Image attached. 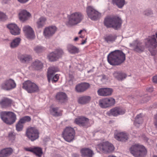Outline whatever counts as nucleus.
I'll use <instances>...</instances> for the list:
<instances>
[{"label": "nucleus", "mask_w": 157, "mask_h": 157, "mask_svg": "<svg viewBox=\"0 0 157 157\" xmlns=\"http://www.w3.org/2000/svg\"><path fill=\"white\" fill-rule=\"evenodd\" d=\"M74 77L72 75H70L68 78H67V81L70 85H72L73 83Z\"/></svg>", "instance_id": "nucleus-45"}, {"label": "nucleus", "mask_w": 157, "mask_h": 157, "mask_svg": "<svg viewBox=\"0 0 157 157\" xmlns=\"http://www.w3.org/2000/svg\"><path fill=\"white\" fill-rule=\"evenodd\" d=\"M107 102V103L109 107L113 105L115 102L114 99L112 98H106Z\"/></svg>", "instance_id": "nucleus-43"}, {"label": "nucleus", "mask_w": 157, "mask_h": 157, "mask_svg": "<svg viewBox=\"0 0 157 157\" xmlns=\"http://www.w3.org/2000/svg\"><path fill=\"white\" fill-rule=\"evenodd\" d=\"M116 36L114 35H110L106 36L105 37V40L108 43L113 42L116 40Z\"/></svg>", "instance_id": "nucleus-39"}, {"label": "nucleus", "mask_w": 157, "mask_h": 157, "mask_svg": "<svg viewBox=\"0 0 157 157\" xmlns=\"http://www.w3.org/2000/svg\"><path fill=\"white\" fill-rule=\"evenodd\" d=\"M8 136L10 139L12 140H14L15 139V136L14 133L12 132H10L8 135Z\"/></svg>", "instance_id": "nucleus-48"}, {"label": "nucleus", "mask_w": 157, "mask_h": 157, "mask_svg": "<svg viewBox=\"0 0 157 157\" xmlns=\"http://www.w3.org/2000/svg\"><path fill=\"white\" fill-rule=\"evenodd\" d=\"M149 50L152 56H155L156 54L157 51L155 49H149Z\"/></svg>", "instance_id": "nucleus-51"}, {"label": "nucleus", "mask_w": 157, "mask_h": 157, "mask_svg": "<svg viewBox=\"0 0 157 157\" xmlns=\"http://www.w3.org/2000/svg\"><path fill=\"white\" fill-rule=\"evenodd\" d=\"M47 18L44 17L39 18L36 22V26L38 28H41L45 25Z\"/></svg>", "instance_id": "nucleus-27"}, {"label": "nucleus", "mask_w": 157, "mask_h": 157, "mask_svg": "<svg viewBox=\"0 0 157 157\" xmlns=\"http://www.w3.org/2000/svg\"><path fill=\"white\" fill-rule=\"evenodd\" d=\"M0 115L3 121L8 124H13L17 119L16 114L12 112L3 111L0 113Z\"/></svg>", "instance_id": "nucleus-5"}, {"label": "nucleus", "mask_w": 157, "mask_h": 157, "mask_svg": "<svg viewBox=\"0 0 157 157\" xmlns=\"http://www.w3.org/2000/svg\"><path fill=\"white\" fill-rule=\"evenodd\" d=\"M82 31V30H81L78 33L79 34H80L81 33Z\"/></svg>", "instance_id": "nucleus-61"}, {"label": "nucleus", "mask_w": 157, "mask_h": 157, "mask_svg": "<svg viewBox=\"0 0 157 157\" xmlns=\"http://www.w3.org/2000/svg\"><path fill=\"white\" fill-rule=\"evenodd\" d=\"M125 109L123 108L118 107H115L111 109L108 113L109 116L112 115L113 116H117L120 115L125 113Z\"/></svg>", "instance_id": "nucleus-14"}, {"label": "nucleus", "mask_w": 157, "mask_h": 157, "mask_svg": "<svg viewBox=\"0 0 157 157\" xmlns=\"http://www.w3.org/2000/svg\"><path fill=\"white\" fill-rule=\"evenodd\" d=\"M8 1V0H3L2 2V3L3 4H5Z\"/></svg>", "instance_id": "nucleus-57"}, {"label": "nucleus", "mask_w": 157, "mask_h": 157, "mask_svg": "<svg viewBox=\"0 0 157 157\" xmlns=\"http://www.w3.org/2000/svg\"><path fill=\"white\" fill-rule=\"evenodd\" d=\"M22 88L30 93L37 92L39 90L37 85L29 80L26 81L23 83Z\"/></svg>", "instance_id": "nucleus-8"}, {"label": "nucleus", "mask_w": 157, "mask_h": 157, "mask_svg": "<svg viewBox=\"0 0 157 157\" xmlns=\"http://www.w3.org/2000/svg\"><path fill=\"white\" fill-rule=\"evenodd\" d=\"M75 134L74 129L70 127L66 128L63 133L64 139L68 142H70L74 139Z\"/></svg>", "instance_id": "nucleus-9"}, {"label": "nucleus", "mask_w": 157, "mask_h": 157, "mask_svg": "<svg viewBox=\"0 0 157 157\" xmlns=\"http://www.w3.org/2000/svg\"><path fill=\"white\" fill-rule=\"evenodd\" d=\"M33 68L37 70L42 69L43 67L42 63L39 60H36L33 62L32 64Z\"/></svg>", "instance_id": "nucleus-33"}, {"label": "nucleus", "mask_w": 157, "mask_h": 157, "mask_svg": "<svg viewBox=\"0 0 157 157\" xmlns=\"http://www.w3.org/2000/svg\"><path fill=\"white\" fill-rule=\"evenodd\" d=\"M150 99V97L149 96H148L147 95H146L144 97L143 100L144 101L142 102V103H144L145 102H146L149 100Z\"/></svg>", "instance_id": "nucleus-49"}, {"label": "nucleus", "mask_w": 157, "mask_h": 157, "mask_svg": "<svg viewBox=\"0 0 157 157\" xmlns=\"http://www.w3.org/2000/svg\"><path fill=\"white\" fill-rule=\"evenodd\" d=\"M90 86L89 84L87 83H82L76 86L75 90L78 92H83L88 89Z\"/></svg>", "instance_id": "nucleus-22"}, {"label": "nucleus", "mask_w": 157, "mask_h": 157, "mask_svg": "<svg viewBox=\"0 0 157 157\" xmlns=\"http://www.w3.org/2000/svg\"><path fill=\"white\" fill-rule=\"evenodd\" d=\"M80 37L81 38H82L83 36H82L81 35L80 36Z\"/></svg>", "instance_id": "nucleus-62"}, {"label": "nucleus", "mask_w": 157, "mask_h": 157, "mask_svg": "<svg viewBox=\"0 0 157 157\" xmlns=\"http://www.w3.org/2000/svg\"><path fill=\"white\" fill-rule=\"evenodd\" d=\"M21 41L20 38H17L14 39L10 43V46L11 48H14L17 47Z\"/></svg>", "instance_id": "nucleus-38"}, {"label": "nucleus", "mask_w": 157, "mask_h": 157, "mask_svg": "<svg viewBox=\"0 0 157 157\" xmlns=\"http://www.w3.org/2000/svg\"><path fill=\"white\" fill-rule=\"evenodd\" d=\"M73 156L74 157H79V155L77 154H74L73 155Z\"/></svg>", "instance_id": "nucleus-56"}, {"label": "nucleus", "mask_w": 157, "mask_h": 157, "mask_svg": "<svg viewBox=\"0 0 157 157\" xmlns=\"http://www.w3.org/2000/svg\"><path fill=\"white\" fill-rule=\"evenodd\" d=\"M125 55L120 50H115L110 53L107 56L109 63L112 65H118L125 60Z\"/></svg>", "instance_id": "nucleus-1"}, {"label": "nucleus", "mask_w": 157, "mask_h": 157, "mask_svg": "<svg viewBox=\"0 0 157 157\" xmlns=\"http://www.w3.org/2000/svg\"><path fill=\"white\" fill-rule=\"evenodd\" d=\"M83 157H92L94 155L93 151L89 148H84L81 150Z\"/></svg>", "instance_id": "nucleus-26"}, {"label": "nucleus", "mask_w": 157, "mask_h": 157, "mask_svg": "<svg viewBox=\"0 0 157 157\" xmlns=\"http://www.w3.org/2000/svg\"><path fill=\"white\" fill-rule=\"evenodd\" d=\"M58 71V68L54 67H51L48 69V78L49 82H50L52 75Z\"/></svg>", "instance_id": "nucleus-29"}, {"label": "nucleus", "mask_w": 157, "mask_h": 157, "mask_svg": "<svg viewBox=\"0 0 157 157\" xmlns=\"http://www.w3.org/2000/svg\"><path fill=\"white\" fill-rule=\"evenodd\" d=\"M44 50V48L40 46H36L34 48V50L37 53L42 52Z\"/></svg>", "instance_id": "nucleus-41"}, {"label": "nucleus", "mask_w": 157, "mask_h": 157, "mask_svg": "<svg viewBox=\"0 0 157 157\" xmlns=\"http://www.w3.org/2000/svg\"><path fill=\"white\" fill-rule=\"evenodd\" d=\"M83 16L79 12L73 13L68 16V21L67 24L68 26L76 25L82 20Z\"/></svg>", "instance_id": "nucleus-4"}, {"label": "nucleus", "mask_w": 157, "mask_h": 157, "mask_svg": "<svg viewBox=\"0 0 157 157\" xmlns=\"http://www.w3.org/2000/svg\"><path fill=\"white\" fill-rule=\"evenodd\" d=\"M16 130L18 132L22 131L23 128V124L20 122V121L17 122L16 125Z\"/></svg>", "instance_id": "nucleus-42"}, {"label": "nucleus", "mask_w": 157, "mask_h": 157, "mask_svg": "<svg viewBox=\"0 0 157 157\" xmlns=\"http://www.w3.org/2000/svg\"><path fill=\"white\" fill-rule=\"evenodd\" d=\"M12 101L7 98H3L0 101V106L3 108H6L11 105Z\"/></svg>", "instance_id": "nucleus-24"}, {"label": "nucleus", "mask_w": 157, "mask_h": 157, "mask_svg": "<svg viewBox=\"0 0 157 157\" xmlns=\"http://www.w3.org/2000/svg\"><path fill=\"white\" fill-rule=\"evenodd\" d=\"M23 31L26 37L30 39H33L35 37L34 32L32 28L28 25L24 26L23 28Z\"/></svg>", "instance_id": "nucleus-16"}, {"label": "nucleus", "mask_w": 157, "mask_h": 157, "mask_svg": "<svg viewBox=\"0 0 157 157\" xmlns=\"http://www.w3.org/2000/svg\"><path fill=\"white\" fill-rule=\"evenodd\" d=\"M130 46L133 50L138 52H142L144 49V47L142 43L137 40H135L132 44H130Z\"/></svg>", "instance_id": "nucleus-15"}, {"label": "nucleus", "mask_w": 157, "mask_h": 157, "mask_svg": "<svg viewBox=\"0 0 157 157\" xmlns=\"http://www.w3.org/2000/svg\"><path fill=\"white\" fill-rule=\"evenodd\" d=\"M64 52L61 48H57L54 51L50 53L48 56V58L51 61L57 60L62 57Z\"/></svg>", "instance_id": "nucleus-12"}, {"label": "nucleus", "mask_w": 157, "mask_h": 157, "mask_svg": "<svg viewBox=\"0 0 157 157\" xmlns=\"http://www.w3.org/2000/svg\"><path fill=\"white\" fill-rule=\"evenodd\" d=\"M154 123L155 126L157 128V115H155V116Z\"/></svg>", "instance_id": "nucleus-52"}, {"label": "nucleus", "mask_w": 157, "mask_h": 157, "mask_svg": "<svg viewBox=\"0 0 157 157\" xmlns=\"http://www.w3.org/2000/svg\"><path fill=\"white\" fill-rule=\"evenodd\" d=\"M56 99L61 102L65 101L67 98V96L64 93L61 92L57 94L56 96Z\"/></svg>", "instance_id": "nucleus-31"}, {"label": "nucleus", "mask_w": 157, "mask_h": 157, "mask_svg": "<svg viewBox=\"0 0 157 157\" xmlns=\"http://www.w3.org/2000/svg\"><path fill=\"white\" fill-rule=\"evenodd\" d=\"M86 12L88 17L92 20H97L101 15L99 13L91 6L87 7Z\"/></svg>", "instance_id": "nucleus-11"}, {"label": "nucleus", "mask_w": 157, "mask_h": 157, "mask_svg": "<svg viewBox=\"0 0 157 157\" xmlns=\"http://www.w3.org/2000/svg\"><path fill=\"white\" fill-rule=\"evenodd\" d=\"M112 3L113 5L121 9L125 4V0H112Z\"/></svg>", "instance_id": "nucleus-32"}, {"label": "nucleus", "mask_w": 157, "mask_h": 157, "mask_svg": "<svg viewBox=\"0 0 157 157\" xmlns=\"http://www.w3.org/2000/svg\"><path fill=\"white\" fill-rule=\"evenodd\" d=\"M31 118L28 116H25L21 118L19 121L23 124L31 121Z\"/></svg>", "instance_id": "nucleus-44"}, {"label": "nucleus", "mask_w": 157, "mask_h": 157, "mask_svg": "<svg viewBox=\"0 0 157 157\" xmlns=\"http://www.w3.org/2000/svg\"><path fill=\"white\" fill-rule=\"evenodd\" d=\"M67 49L70 53L72 54L78 53L79 52L78 48L71 44L68 45Z\"/></svg>", "instance_id": "nucleus-34"}, {"label": "nucleus", "mask_w": 157, "mask_h": 157, "mask_svg": "<svg viewBox=\"0 0 157 157\" xmlns=\"http://www.w3.org/2000/svg\"><path fill=\"white\" fill-rule=\"evenodd\" d=\"M53 75H52V77L51 78L49 82L52 81V82H56L59 79V76L57 75H56L53 77Z\"/></svg>", "instance_id": "nucleus-46"}, {"label": "nucleus", "mask_w": 157, "mask_h": 157, "mask_svg": "<svg viewBox=\"0 0 157 157\" xmlns=\"http://www.w3.org/2000/svg\"><path fill=\"white\" fill-rule=\"evenodd\" d=\"M49 16H52V15H49Z\"/></svg>", "instance_id": "nucleus-64"}, {"label": "nucleus", "mask_w": 157, "mask_h": 157, "mask_svg": "<svg viewBox=\"0 0 157 157\" xmlns=\"http://www.w3.org/2000/svg\"><path fill=\"white\" fill-rule=\"evenodd\" d=\"M146 90L147 92H151L153 91V88L152 86H150L147 87L146 88Z\"/></svg>", "instance_id": "nucleus-50"}, {"label": "nucleus", "mask_w": 157, "mask_h": 157, "mask_svg": "<svg viewBox=\"0 0 157 157\" xmlns=\"http://www.w3.org/2000/svg\"><path fill=\"white\" fill-rule=\"evenodd\" d=\"M121 20L118 17L108 16L105 17L104 24L107 28H113L117 29L120 28L121 24Z\"/></svg>", "instance_id": "nucleus-2"}, {"label": "nucleus", "mask_w": 157, "mask_h": 157, "mask_svg": "<svg viewBox=\"0 0 157 157\" xmlns=\"http://www.w3.org/2000/svg\"><path fill=\"white\" fill-rule=\"evenodd\" d=\"M57 28L55 26H50L45 28L43 31V35L46 38L52 36L56 32Z\"/></svg>", "instance_id": "nucleus-17"}, {"label": "nucleus", "mask_w": 157, "mask_h": 157, "mask_svg": "<svg viewBox=\"0 0 157 157\" xmlns=\"http://www.w3.org/2000/svg\"><path fill=\"white\" fill-rule=\"evenodd\" d=\"M90 98L89 96H85L79 97L78 99V102L81 104H85L90 101Z\"/></svg>", "instance_id": "nucleus-36"}, {"label": "nucleus", "mask_w": 157, "mask_h": 157, "mask_svg": "<svg viewBox=\"0 0 157 157\" xmlns=\"http://www.w3.org/2000/svg\"><path fill=\"white\" fill-rule=\"evenodd\" d=\"M4 157H6L10 155L13 152V150L10 148L2 149L1 151Z\"/></svg>", "instance_id": "nucleus-35"}, {"label": "nucleus", "mask_w": 157, "mask_h": 157, "mask_svg": "<svg viewBox=\"0 0 157 157\" xmlns=\"http://www.w3.org/2000/svg\"><path fill=\"white\" fill-rule=\"evenodd\" d=\"M19 18L22 21H25L28 20L31 17L30 14L26 10H21L19 14Z\"/></svg>", "instance_id": "nucleus-23"}, {"label": "nucleus", "mask_w": 157, "mask_h": 157, "mask_svg": "<svg viewBox=\"0 0 157 157\" xmlns=\"http://www.w3.org/2000/svg\"><path fill=\"white\" fill-rule=\"evenodd\" d=\"M143 122V119L142 115L141 113H140L137 115L135 118L134 124L135 126L138 127L139 124H141Z\"/></svg>", "instance_id": "nucleus-37"}, {"label": "nucleus", "mask_w": 157, "mask_h": 157, "mask_svg": "<svg viewBox=\"0 0 157 157\" xmlns=\"http://www.w3.org/2000/svg\"><path fill=\"white\" fill-rule=\"evenodd\" d=\"M153 81L154 82L157 83V76H155L153 77Z\"/></svg>", "instance_id": "nucleus-54"}, {"label": "nucleus", "mask_w": 157, "mask_h": 157, "mask_svg": "<svg viewBox=\"0 0 157 157\" xmlns=\"http://www.w3.org/2000/svg\"><path fill=\"white\" fill-rule=\"evenodd\" d=\"M129 134L125 132H119L114 134V138L118 141L125 142L128 140Z\"/></svg>", "instance_id": "nucleus-13"}, {"label": "nucleus", "mask_w": 157, "mask_h": 157, "mask_svg": "<svg viewBox=\"0 0 157 157\" xmlns=\"http://www.w3.org/2000/svg\"><path fill=\"white\" fill-rule=\"evenodd\" d=\"M98 152L101 151L104 153H110L114 150L113 145L108 141L103 142L98 144L96 146Z\"/></svg>", "instance_id": "nucleus-6"}, {"label": "nucleus", "mask_w": 157, "mask_h": 157, "mask_svg": "<svg viewBox=\"0 0 157 157\" xmlns=\"http://www.w3.org/2000/svg\"><path fill=\"white\" fill-rule=\"evenodd\" d=\"M0 157H4L1 151H0Z\"/></svg>", "instance_id": "nucleus-59"}, {"label": "nucleus", "mask_w": 157, "mask_h": 157, "mask_svg": "<svg viewBox=\"0 0 157 157\" xmlns=\"http://www.w3.org/2000/svg\"><path fill=\"white\" fill-rule=\"evenodd\" d=\"M74 122L80 126H87L89 124V119L86 117H81L76 118Z\"/></svg>", "instance_id": "nucleus-18"}, {"label": "nucleus", "mask_w": 157, "mask_h": 157, "mask_svg": "<svg viewBox=\"0 0 157 157\" xmlns=\"http://www.w3.org/2000/svg\"><path fill=\"white\" fill-rule=\"evenodd\" d=\"M7 18L6 14L0 11V21L5 20Z\"/></svg>", "instance_id": "nucleus-47"}, {"label": "nucleus", "mask_w": 157, "mask_h": 157, "mask_svg": "<svg viewBox=\"0 0 157 157\" xmlns=\"http://www.w3.org/2000/svg\"><path fill=\"white\" fill-rule=\"evenodd\" d=\"M49 111L50 113L53 116L58 117L62 115V111L58 107L51 106Z\"/></svg>", "instance_id": "nucleus-25"}, {"label": "nucleus", "mask_w": 157, "mask_h": 157, "mask_svg": "<svg viewBox=\"0 0 157 157\" xmlns=\"http://www.w3.org/2000/svg\"><path fill=\"white\" fill-rule=\"evenodd\" d=\"M29 0H18V2L21 3H25L27 2Z\"/></svg>", "instance_id": "nucleus-53"}, {"label": "nucleus", "mask_w": 157, "mask_h": 157, "mask_svg": "<svg viewBox=\"0 0 157 157\" xmlns=\"http://www.w3.org/2000/svg\"><path fill=\"white\" fill-rule=\"evenodd\" d=\"M86 39L85 40H82V42L81 43V44H85L86 43Z\"/></svg>", "instance_id": "nucleus-58"}, {"label": "nucleus", "mask_w": 157, "mask_h": 157, "mask_svg": "<svg viewBox=\"0 0 157 157\" xmlns=\"http://www.w3.org/2000/svg\"><path fill=\"white\" fill-rule=\"evenodd\" d=\"M130 151L135 157H144L147 153L145 147L139 144L132 145L130 148Z\"/></svg>", "instance_id": "nucleus-3"}, {"label": "nucleus", "mask_w": 157, "mask_h": 157, "mask_svg": "<svg viewBox=\"0 0 157 157\" xmlns=\"http://www.w3.org/2000/svg\"><path fill=\"white\" fill-rule=\"evenodd\" d=\"M107 78L105 75H103L102 76V78L101 79V80L102 81H103V80L105 79H106Z\"/></svg>", "instance_id": "nucleus-55"}, {"label": "nucleus", "mask_w": 157, "mask_h": 157, "mask_svg": "<svg viewBox=\"0 0 157 157\" xmlns=\"http://www.w3.org/2000/svg\"><path fill=\"white\" fill-rule=\"evenodd\" d=\"M18 58L20 61L23 63L27 62L32 59L31 56L26 54H20L18 56Z\"/></svg>", "instance_id": "nucleus-28"}, {"label": "nucleus", "mask_w": 157, "mask_h": 157, "mask_svg": "<svg viewBox=\"0 0 157 157\" xmlns=\"http://www.w3.org/2000/svg\"><path fill=\"white\" fill-rule=\"evenodd\" d=\"M78 37H76L75 38L74 40L75 41H76L78 40Z\"/></svg>", "instance_id": "nucleus-60"}, {"label": "nucleus", "mask_w": 157, "mask_h": 157, "mask_svg": "<svg viewBox=\"0 0 157 157\" xmlns=\"http://www.w3.org/2000/svg\"><path fill=\"white\" fill-rule=\"evenodd\" d=\"M112 89L108 88H102L98 91L99 95L101 96H108L110 95L113 92Z\"/></svg>", "instance_id": "nucleus-21"}, {"label": "nucleus", "mask_w": 157, "mask_h": 157, "mask_svg": "<svg viewBox=\"0 0 157 157\" xmlns=\"http://www.w3.org/2000/svg\"><path fill=\"white\" fill-rule=\"evenodd\" d=\"M106 98H104L100 100L99 101V105L102 108H106L109 107Z\"/></svg>", "instance_id": "nucleus-40"}, {"label": "nucleus", "mask_w": 157, "mask_h": 157, "mask_svg": "<svg viewBox=\"0 0 157 157\" xmlns=\"http://www.w3.org/2000/svg\"><path fill=\"white\" fill-rule=\"evenodd\" d=\"M114 76L119 80H122L126 77V75L121 72L115 71L113 74Z\"/></svg>", "instance_id": "nucleus-30"}, {"label": "nucleus", "mask_w": 157, "mask_h": 157, "mask_svg": "<svg viewBox=\"0 0 157 157\" xmlns=\"http://www.w3.org/2000/svg\"><path fill=\"white\" fill-rule=\"evenodd\" d=\"M153 157H157V156H154Z\"/></svg>", "instance_id": "nucleus-63"}, {"label": "nucleus", "mask_w": 157, "mask_h": 157, "mask_svg": "<svg viewBox=\"0 0 157 157\" xmlns=\"http://www.w3.org/2000/svg\"><path fill=\"white\" fill-rule=\"evenodd\" d=\"M16 86V84L14 80L9 78L5 80L1 85V88L6 91L11 90L15 88Z\"/></svg>", "instance_id": "nucleus-10"}, {"label": "nucleus", "mask_w": 157, "mask_h": 157, "mask_svg": "<svg viewBox=\"0 0 157 157\" xmlns=\"http://www.w3.org/2000/svg\"><path fill=\"white\" fill-rule=\"evenodd\" d=\"M11 33L14 35H18L20 34V29L17 25L14 23H11L7 25Z\"/></svg>", "instance_id": "nucleus-19"}, {"label": "nucleus", "mask_w": 157, "mask_h": 157, "mask_svg": "<svg viewBox=\"0 0 157 157\" xmlns=\"http://www.w3.org/2000/svg\"><path fill=\"white\" fill-rule=\"evenodd\" d=\"M25 149L26 151L33 152L39 157H41L43 154L41 148L38 147H26Z\"/></svg>", "instance_id": "nucleus-20"}, {"label": "nucleus", "mask_w": 157, "mask_h": 157, "mask_svg": "<svg viewBox=\"0 0 157 157\" xmlns=\"http://www.w3.org/2000/svg\"><path fill=\"white\" fill-rule=\"evenodd\" d=\"M25 135L31 141H34L38 138V130L35 127L29 126L26 129Z\"/></svg>", "instance_id": "nucleus-7"}]
</instances>
